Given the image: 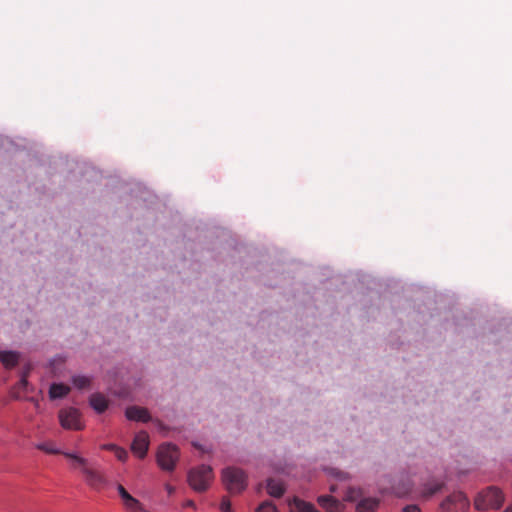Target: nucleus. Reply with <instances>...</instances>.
<instances>
[{
  "instance_id": "nucleus-22",
  "label": "nucleus",
  "mask_w": 512,
  "mask_h": 512,
  "mask_svg": "<svg viewBox=\"0 0 512 512\" xmlns=\"http://www.w3.org/2000/svg\"><path fill=\"white\" fill-rule=\"evenodd\" d=\"M113 453L119 461L125 462L128 459V452L122 447L118 446Z\"/></svg>"
},
{
  "instance_id": "nucleus-23",
  "label": "nucleus",
  "mask_w": 512,
  "mask_h": 512,
  "mask_svg": "<svg viewBox=\"0 0 512 512\" xmlns=\"http://www.w3.org/2000/svg\"><path fill=\"white\" fill-rule=\"evenodd\" d=\"M359 496V491L354 488H348L344 499L347 501H354Z\"/></svg>"
},
{
  "instance_id": "nucleus-13",
  "label": "nucleus",
  "mask_w": 512,
  "mask_h": 512,
  "mask_svg": "<svg viewBox=\"0 0 512 512\" xmlns=\"http://www.w3.org/2000/svg\"><path fill=\"white\" fill-rule=\"evenodd\" d=\"M379 501L375 498H366L361 500L357 507V512H375L378 508Z\"/></svg>"
},
{
  "instance_id": "nucleus-32",
  "label": "nucleus",
  "mask_w": 512,
  "mask_h": 512,
  "mask_svg": "<svg viewBox=\"0 0 512 512\" xmlns=\"http://www.w3.org/2000/svg\"><path fill=\"white\" fill-rule=\"evenodd\" d=\"M343 475H344V474H343V473H341V472H337V473H335V476H336V477H339V478H342V477H343Z\"/></svg>"
},
{
  "instance_id": "nucleus-8",
  "label": "nucleus",
  "mask_w": 512,
  "mask_h": 512,
  "mask_svg": "<svg viewBox=\"0 0 512 512\" xmlns=\"http://www.w3.org/2000/svg\"><path fill=\"white\" fill-rule=\"evenodd\" d=\"M117 490L121 497L122 504L127 512L144 511L143 505L140 503V501L134 498L131 494H129L128 491L121 484L117 486Z\"/></svg>"
},
{
  "instance_id": "nucleus-28",
  "label": "nucleus",
  "mask_w": 512,
  "mask_h": 512,
  "mask_svg": "<svg viewBox=\"0 0 512 512\" xmlns=\"http://www.w3.org/2000/svg\"><path fill=\"white\" fill-rule=\"evenodd\" d=\"M165 489H166L168 495H172L175 492V488L170 484H166Z\"/></svg>"
},
{
  "instance_id": "nucleus-15",
  "label": "nucleus",
  "mask_w": 512,
  "mask_h": 512,
  "mask_svg": "<svg viewBox=\"0 0 512 512\" xmlns=\"http://www.w3.org/2000/svg\"><path fill=\"white\" fill-rule=\"evenodd\" d=\"M285 491L284 485L281 481L269 479L267 482V492L273 497H281Z\"/></svg>"
},
{
  "instance_id": "nucleus-7",
  "label": "nucleus",
  "mask_w": 512,
  "mask_h": 512,
  "mask_svg": "<svg viewBox=\"0 0 512 512\" xmlns=\"http://www.w3.org/2000/svg\"><path fill=\"white\" fill-rule=\"evenodd\" d=\"M150 445V437L147 432H138L132 441L131 451L133 455L139 459H144L147 455Z\"/></svg>"
},
{
  "instance_id": "nucleus-2",
  "label": "nucleus",
  "mask_w": 512,
  "mask_h": 512,
  "mask_svg": "<svg viewBox=\"0 0 512 512\" xmlns=\"http://www.w3.org/2000/svg\"><path fill=\"white\" fill-rule=\"evenodd\" d=\"M503 501L504 496L501 490L496 487H488L477 495L474 505L477 510L498 509Z\"/></svg>"
},
{
  "instance_id": "nucleus-3",
  "label": "nucleus",
  "mask_w": 512,
  "mask_h": 512,
  "mask_svg": "<svg viewBox=\"0 0 512 512\" xmlns=\"http://www.w3.org/2000/svg\"><path fill=\"white\" fill-rule=\"evenodd\" d=\"M179 457V449L174 444L163 443L157 449L156 461L162 470L173 471L179 460Z\"/></svg>"
},
{
  "instance_id": "nucleus-6",
  "label": "nucleus",
  "mask_w": 512,
  "mask_h": 512,
  "mask_svg": "<svg viewBox=\"0 0 512 512\" xmlns=\"http://www.w3.org/2000/svg\"><path fill=\"white\" fill-rule=\"evenodd\" d=\"M469 507V500L463 492H454L441 503V512H463Z\"/></svg>"
},
{
  "instance_id": "nucleus-5",
  "label": "nucleus",
  "mask_w": 512,
  "mask_h": 512,
  "mask_svg": "<svg viewBox=\"0 0 512 512\" xmlns=\"http://www.w3.org/2000/svg\"><path fill=\"white\" fill-rule=\"evenodd\" d=\"M222 481L230 493H240L247 486L246 474L235 467H227L222 471Z\"/></svg>"
},
{
  "instance_id": "nucleus-14",
  "label": "nucleus",
  "mask_w": 512,
  "mask_h": 512,
  "mask_svg": "<svg viewBox=\"0 0 512 512\" xmlns=\"http://www.w3.org/2000/svg\"><path fill=\"white\" fill-rule=\"evenodd\" d=\"M19 355L12 351H0V360L6 368H12L18 363Z\"/></svg>"
},
{
  "instance_id": "nucleus-4",
  "label": "nucleus",
  "mask_w": 512,
  "mask_h": 512,
  "mask_svg": "<svg viewBox=\"0 0 512 512\" xmlns=\"http://www.w3.org/2000/svg\"><path fill=\"white\" fill-rule=\"evenodd\" d=\"M214 478L213 470L208 465H200L188 473V482L195 491H205Z\"/></svg>"
},
{
  "instance_id": "nucleus-31",
  "label": "nucleus",
  "mask_w": 512,
  "mask_h": 512,
  "mask_svg": "<svg viewBox=\"0 0 512 512\" xmlns=\"http://www.w3.org/2000/svg\"><path fill=\"white\" fill-rule=\"evenodd\" d=\"M137 420H142L143 422H146L147 420H150L151 418H147V417H144V418H136Z\"/></svg>"
},
{
  "instance_id": "nucleus-19",
  "label": "nucleus",
  "mask_w": 512,
  "mask_h": 512,
  "mask_svg": "<svg viewBox=\"0 0 512 512\" xmlns=\"http://www.w3.org/2000/svg\"><path fill=\"white\" fill-rule=\"evenodd\" d=\"M256 512H278V510L271 501L267 500L257 507Z\"/></svg>"
},
{
  "instance_id": "nucleus-11",
  "label": "nucleus",
  "mask_w": 512,
  "mask_h": 512,
  "mask_svg": "<svg viewBox=\"0 0 512 512\" xmlns=\"http://www.w3.org/2000/svg\"><path fill=\"white\" fill-rule=\"evenodd\" d=\"M62 428L66 430H82L85 423L82 418H59Z\"/></svg>"
},
{
  "instance_id": "nucleus-10",
  "label": "nucleus",
  "mask_w": 512,
  "mask_h": 512,
  "mask_svg": "<svg viewBox=\"0 0 512 512\" xmlns=\"http://www.w3.org/2000/svg\"><path fill=\"white\" fill-rule=\"evenodd\" d=\"M90 405L97 413H103L108 407V400L100 393H95L90 397Z\"/></svg>"
},
{
  "instance_id": "nucleus-17",
  "label": "nucleus",
  "mask_w": 512,
  "mask_h": 512,
  "mask_svg": "<svg viewBox=\"0 0 512 512\" xmlns=\"http://www.w3.org/2000/svg\"><path fill=\"white\" fill-rule=\"evenodd\" d=\"M125 416H150L147 409L138 406H131L126 409Z\"/></svg>"
},
{
  "instance_id": "nucleus-18",
  "label": "nucleus",
  "mask_w": 512,
  "mask_h": 512,
  "mask_svg": "<svg viewBox=\"0 0 512 512\" xmlns=\"http://www.w3.org/2000/svg\"><path fill=\"white\" fill-rule=\"evenodd\" d=\"M412 491L410 484H403L402 486L392 487L391 493L397 497H404L410 494Z\"/></svg>"
},
{
  "instance_id": "nucleus-16",
  "label": "nucleus",
  "mask_w": 512,
  "mask_h": 512,
  "mask_svg": "<svg viewBox=\"0 0 512 512\" xmlns=\"http://www.w3.org/2000/svg\"><path fill=\"white\" fill-rule=\"evenodd\" d=\"M39 450L48 453V454H60L63 453L65 455L66 452H61L60 449L57 448L56 444L53 441H44L36 446Z\"/></svg>"
},
{
  "instance_id": "nucleus-1",
  "label": "nucleus",
  "mask_w": 512,
  "mask_h": 512,
  "mask_svg": "<svg viewBox=\"0 0 512 512\" xmlns=\"http://www.w3.org/2000/svg\"><path fill=\"white\" fill-rule=\"evenodd\" d=\"M65 457L71 461V465L75 469H79L83 474L86 482L94 489H102L106 485V479L102 473L91 468L88 461L75 453H65Z\"/></svg>"
},
{
  "instance_id": "nucleus-9",
  "label": "nucleus",
  "mask_w": 512,
  "mask_h": 512,
  "mask_svg": "<svg viewBox=\"0 0 512 512\" xmlns=\"http://www.w3.org/2000/svg\"><path fill=\"white\" fill-rule=\"evenodd\" d=\"M319 505L328 512H342L343 504L335 497L322 495L318 497Z\"/></svg>"
},
{
  "instance_id": "nucleus-26",
  "label": "nucleus",
  "mask_w": 512,
  "mask_h": 512,
  "mask_svg": "<svg viewBox=\"0 0 512 512\" xmlns=\"http://www.w3.org/2000/svg\"><path fill=\"white\" fill-rule=\"evenodd\" d=\"M440 488H441L440 484H435L432 487L428 488L427 494L432 495V494L436 493L438 490H440Z\"/></svg>"
},
{
  "instance_id": "nucleus-25",
  "label": "nucleus",
  "mask_w": 512,
  "mask_h": 512,
  "mask_svg": "<svg viewBox=\"0 0 512 512\" xmlns=\"http://www.w3.org/2000/svg\"><path fill=\"white\" fill-rule=\"evenodd\" d=\"M403 512H421V510L416 505H408L403 509Z\"/></svg>"
},
{
  "instance_id": "nucleus-27",
  "label": "nucleus",
  "mask_w": 512,
  "mask_h": 512,
  "mask_svg": "<svg viewBox=\"0 0 512 512\" xmlns=\"http://www.w3.org/2000/svg\"><path fill=\"white\" fill-rule=\"evenodd\" d=\"M115 448H118V446L115 445V444H103V445H101V449L109 450V451H112V452L115 451Z\"/></svg>"
},
{
  "instance_id": "nucleus-29",
  "label": "nucleus",
  "mask_w": 512,
  "mask_h": 512,
  "mask_svg": "<svg viewBox=\"0 0 512 512\" xmlns=\"http://www.w3.org/2000/svg\"><path fill=\"white\" fill-rule=\"evenodd\" d=\"M183 506L186 507V508H188V507L189 508H195V503L192 500H187V501H185Z\"/></svg>"
},
{
  "instance_id": "nucleus-30",
  "label": "nucleus",
  "mask_w": 512,
  "mask_h": 512,
  "mask_svg": "<svg viewBox=\"0 0 512 512\" xmlns=\"http://www.w3.org/2000/svg\"><path fill=\"white\" fill-rule=\"evenodd\" d=\"M21 385L25 386L27 384V380L25 377H22L21 381H20Z\"/></svg>"
},
{
  "instance_id": "nucleus-12",
  "label": "nucleus",
  "mask_w": 512,
  "mask_h": 512,
  "mask_svg": "<svg viewBox=\"0 0 512 512\" xmlns=\"http://www.w3.org/2000/svg\"><path fill=\"white\" fill-rule=\"evenodd\" d=\"M70 391V387L63 383H54L51 385L49 395L51 399H59L65 397Z\"/></svg>"
},
{
  "instance_id": "nucleus-21",
  "label": "nucleus",
  "mask_w": 512,
  "mask_h": 512,
  "mask_svg": "<svg viewBox=\"0 0 512 512\" xmlns=\"http://www.w3.org/2000/svg\"><path fill=\"white\" fill-rule=\"evenodd\" d=\"M219 509H220L221 512H233L232 504H231V501H230L229 497L224 496L221 499V503H220Z\"/></svg>"
},
{
  "instance_id": "nucleus-20",
  "label": "nucleus",
  "mask_w": 512,
  "mask_h": 512,
  "mask_svg": "<svg viewBox=\"0 0 512 512\" xmlns=\"http://www.w3.org/2000/svg\"><path fill=\"white\" fill-rule=\"evenodd\" d=\"M90 383V380L89 378L85 377V376H75L73 377V384L79 388V389H84L86 388Z\"/></svg>"
},
{
  "instance_id": "nucleus-33",
  "label": "nucleus",
  "mask_w": 512,
  "mask_h": 512,
  "mask_svg": "<svg viewBox=\"0 0 512 512\" xmlns=\"http://www.w3.org/2000/svg\"><path fill=\"white\" fill-rule=\"evenodd\" d=\"M504 512H512V506H508V507L504 510Z\"/></svg>"
},
{
  "instance_id": "nucleus-24",
  "label": "nucleus",
  "mask_w": 512,
  "mask_h": 512,
  "mask_svg": "<svg viewBox=\"0 0 512 512\" xmlns=\"http://www.w3.org/2000/svg\"><path fill=\"white\" fill-rule=\"evenodd\" d=\"M156 427L163 436H169V429L163 424L160 418H156Z\"/></svg>"
}]
</instances>
